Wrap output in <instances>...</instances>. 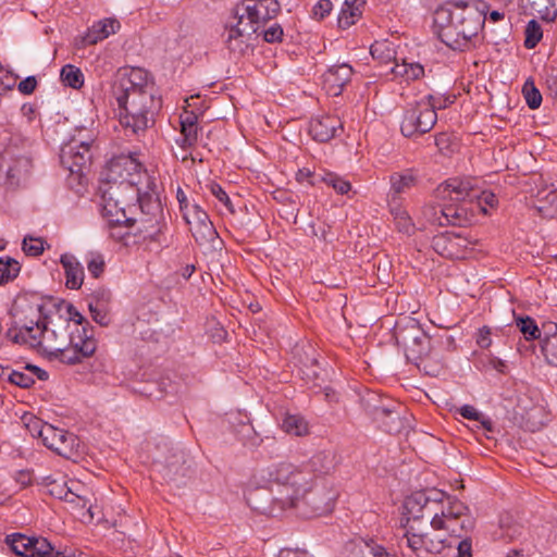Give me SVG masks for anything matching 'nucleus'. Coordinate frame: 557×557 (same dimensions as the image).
<instances>
[{
    "mask_svg": "<svg viewBox=\"0 0 557 557\" xmlns=\"http://www.w3.org/2000/svg\"><path fill=\"white\" fill-rule=\"evenodd\" d=\"M459 413L462 418L468 420L476 421L481 419L482 413L479 412L473 406L465 405L459 409Z\"/></svg>",
    "mask_w": 557,
    "mask_h": 557,
    "instance_id": "338daca9",
    "label": "nucleus"
},
{
    "mask_svg": "<svg viewBox=\"0 0 557 557\" xmlns=\"http://www.w3.org/2000/svg\"><path fill=\"white\" fill-rule=\"evenodd\" d=\"M335 468V456L330 450L314 454L308 461L296 466L290 462L272 463L259 470L257 480H292V485L307 487L309 481H317Z\"/></svg>",
    "mask_w": 557,
    "mask_h": 557,
    "instance_id": "39448f33",
    "label": "nucleus"
},
{
    "mask_svg": "<svg viewBox=\"0 0 557 557\" xmlns=\"http://www.w3.org/2000/svg\"><path fill=\"white\" fill-rule=\"evenodd\" d=\"M271 493L270 508L250 506L262 513L274 515L275 509L285 510L296 508L307 516H322L333 510L337 492L326 482L309 481L308 488L292 485V480H257ZM251 503V498L248 499Z\"/></svg>",
    "mask_w": 557,
    "mask_h": 557,
    "instance_id": "7ed1b4c3",
    "label": "nucleus"
},
{
    "mask_svg": "<svg viewBox=\"0 0 557 557\" xmlns=\"http://www.w3.org/2000/svg\"><path fill=\"white\" fill-rule=\"evenodd\" d=\"M403 407L400 405L376 406L373 409V417L382 428V430L389 434L399 433L406 424V419L403 418Z\"/></svg>",
    "mask_w": 557,
    "mask_h": 557,
    "instance_id": "b1692460",
    "label": "nucleus"
},
{
    "mask_svg": "<svg viewBox=\"0 0 557 557\" xmlns=\"http://www.w3.org/2000/svg\"><path fill=\"white\" fill-rule=\"evenodd\" d=\"M434 530H445L456 539L463 537L474 527L469 508L461 500L445 494L441 504V512L435 513L430 521Z\"/></svg>",
    "mask_w": 557,
    "mask_h": 557,
    "instance_id": "423d86ee",
    "label": "nucleus"
},
{
    "mask_svg": "<svg viewBox=\"0 0 557 557\" xmlns=\"http://www.w3.org/2000/svg\"><path fill=\"white\" fill-rule=\"evenodd\" d=\"M44 445L59 456L71 459L78 456L79 438L72 432L45 423L38 431Z\"/></svg>",
    "mask_w": 557,
    "mask_h": 557,
    "instance_id": "2eb2a0df",
    "label": "nucleus"
},
{
    "mask_svg": "<svg viewBox=\"0 0 557 557\" xmlns=\"http://www.w3.org/2000/svg\"><path fill=\"white\" fill-rule=\"evenodd\" d=\"M524 34V47L528 49L535 48L543 37L542 27L535 20L529 21L525 26Z\"/></svg>",
    "mask_w": 557,
    "mask_h": 557,
    "instance_id": "09e8293b",
    "label": "nucleus"
},
{
    "mask_svg": "<svg viewBox=\"0 0 557 557\" xmlns=\"http://www.w3.org/2000/svg\"><path fill=\"white\" fill-rule=\"evenodd\" d=\"M282 429L295 436H304L308 433V424L299 414H286L282 422Z\"/></svg>",
    "mask_w": 557,
    "mask_h": 557,
    "instance_id": "79ce46f5",
    "label": "nucleus"
},
{
    "mask_svg": "<svg viewBox=\"0 0 557 557\" xmlns=\"http://www.w3.org/2000/svg\"><path fill=\"white\" fill-rule=\"evenodd\" d=\"M441 206H425L423 216L431 225L461 224L467 220V208L459 202L442 200Z\"/></svg>",
    "mask_w": 557,
    "mask_h": 557,
    "instance_id": "4be33fe9",
    "label": "nucleus"
},
{
    "mask_svg": "<svg viewBox=\"0 0 557 557\" xmlns=\"http://www.w3.org/2000/svg\"><path fill=\"white\" fill-rule=\"evenodd\" d=\"M60 262L65 273V286L70 289H79L84 282V268L75 256L63 253Z\"/></svg>",
    "mask_w": 557,
    "mask_h": 557,
    "instance_id": "cd10ccee",
    "label": "nucleus"
},
{
    "mask_svg": "<svg viewBox=\"0 0 557 557\" xmlns=\"http://www.w3.org/2000/svg\"><path fill=\"white\" fill-rule=\"evenodd\" d=\"M333 4L330 0H319L312 8V16L315 20H323L332 11Z\"/></svg>",
    "mask_w": 557,
    "mask_h": 557,
    "instance_id": "e2e57ef3",
    "label": "nucleus"
},
{
    "mask_svg": "<svg viewBox=\"0 0 557 557\" xmlns=\"http://www.w3.org/2000/svg\"><path fill=\"white\" fill-rule=\"evenodd\" d=\"M127 222L107 221L109 237L121 246L131 248L150 240V235L137 223V218L128 216Z\"/></svg>",
    "mask_w": 557,
    "mask_h": 557,
    "instance_id": "a211bd4d",
    "label": "nucleus"
},
{
    "mask_svg": "<svg viewBox=\"0 0 557 557\" xmlns=\"http://www.w3.org/2000/svg\"><path fill=\"white\" fill-rule=\"evenodd\" d=\"M67 312L72 320L67 332L69 345L76 348L83 357L92 356L97 349L94 327L72 305H69Z\"/></svg>",
    "mask_w": 557,
    "mask_h": 557,
    "instance_id": "4468645a",
    "label": "nucleus"
},
{
    "mask_svg": "<svg viewBox=\"0 0 557 557\" xmlns=\"http://www.w3.org/2000/svg\"><path fill=\"white\" fill-rule=\"evenodd\" d=\"M32 169V161L25 156H15L11 151L0 153V183L9 187L18 186Z\"/></svg>",
    "mask_w": 557,
    "mask_h": 557,
    "instance_id": "412c9836",
    "label": "nucleus"
},
{
    "mask_svg": "<svg viewBox=\"0 0 557 557\" xmlns=\"http://www.w3.org/2000/svg\"><path fill=\"white\" fill-rule=\"evenodd\" d=\"M154 185L148 187L150 191H143L137 187V202L140 210V216L137 218V223L144 228V233L150 235V240L158 242L161 233V220L163 216V209L161 201L154 191Z\"/></svg>",
    "mask_w": 557,
    "mask_h": 557,
    "instance_id": "9d476101",
    "label": "nucleus"
},
{
    "mask_svg": "<svg viewBox=\"0 0 557 557\" xmlns=\"http://www.w3.org/2000/svg\"><path fill=\"white\" fill-rule=\"evenodd\" d=\"M423 329L416 319L409 318L406 322L397 323L394 336L398 345L413 344L419 336H422Z\"/></svg>",
    "mask_w": 557,
    "mask_h": 557,
    "instance_id": "2f4dec72",
    "label": "nucleus"
},
{
    "mask_svg": "<svg viewBox=\"0 0 557 557\" xmlns=\"http://www.w3.org/2000/svg\"><path fill=\"white\" fill-rule=\"evenodd\" d=\"M345 557H397V555L377 540L369 537L349 543L346 546Z\"/></svg>",
    "mask_w": 557,
    "mask_h": 557,
    "instance_id": "5701e85b",
    "label": "nucleus"
},
{
    "mask_svg": "<svg viewBox=\"0 0 557 557\" xmlns=\"http://www.w3.org/2000/svg\"><path fill=\"white\" fill-rule=\"evenodd\" d=\"M420 337L421 338H417L413 344L403 345L407 360L413 362L417 367H420V361L431 351V337L424 330Z\"/></svg>",
    "mask_w": 557,
    "mask_h": 557,
    "instance_id": "72a5a7b5",
    "label": "nucleus"
},
{
    "mask_svg": "<svg viewBox=\"0 0 557 557\" xmlns=\"http://www.w3.org/2000/svg\"><path fill=\"white\" fill-rule=\"evenodd\" d=\"M49 557H87V555L76 548H64L63 550H52Z\"/></svg>",
    "mask_w": 557,
    "mask_h": 557,
    "instance_id": "774afa93",
    "label": "nucleus"
},
{
    "mask_svg": "<svg viewBox=\"0 0 557 557\" xmlns=\"http://www.w3.org/2000/svg\"><path fill=\"white\" fill-rule=\"evenodd\" d=\"M49 354L66 364H76L82 362V360L86 358L83 357V355H81V352L76 348L70 345H60V350H52Z\"/></svg>",
    "mask_w": 557,
    "mask_h": 557,
    "instance_id": "de8ad7c7",
    "label": "nucleus"
},
{
    "mask_svg": "<svg viewBox=\"0 0 557 557\" xmlns=\"http://www.w3.org/2000/svg\"><path fill=\"white\" fill-rule=\"evenodd\" d=\"M112 94L119 106L120 124L133 135L145 132L154 111L161 107L160 98L148 90V73L140 67L121 74L112 86Z\"/></svg>",
    "mask_w": 557,
    "mask_h": 557,
    "instance_id": "f03ea898",
    "label": "nucleus"
},
{
    "mask_svg": "<svg viewBox=\"0 0 557 557\" xmlns=\"http://www.w3.org/2000/svg\"><path fill=\"white\" fill-rule=\"evenodd\" d=\"M436 122L437 113L420 99L406 108L400 123V132L408 138L421 136L429 133Z\"/></svg>",
    "mask_w": 557,
    "mask_h": 557,
    "instance_id": "f8f14e48",
    "label": "nucleus"
},
{
    "mask_svg": "<svg viewBox=\"0 0 557 557\" xmlns=\"http://www.w3.org/2000/svg\"><path fill=\"white\" fill-rule=\"evenodd\" d=\"M405 537L407 539V546L418 557L441 554L446 547L451 546L447 537L440 535L431 536L428 533H422L420 529L413 524H409L408 528H406Z\"/></svg>",
    "mask_w": 557,
    "mask_h": 557,
    "instance_id": "f3484780",
    "label": "nucleus"
},
{
    "mask_svg": "<svg viewBox=\"0 0 557 557\" xmlns=\"http://www.w3.org/2000/svg\"><path fill=\"white\" fill-rule=\"evenodd\" d=\"M10 313L13 322L7 337L13 343L40 346L48 352L60 350V345L67 343L71 314L63 318L57 311L47 313L42 304L29 302L24 297L14 301Z\"/></svg>",
    "mask_w": 557,
    "mask_h": 557,
    "instance_id": "f257e3e1",
    "label": "nucleus"
},
{
    "mask_svg": "<svg viewBox=\"0 0 557 557\" xmlns=\"http://www.w3.org/2000/svg\"><path fill=\"white\" fill-rule=\"evenodd\" d=\"M182 138L176 143L183 148H191L198 139V116L193 111H185L180 117Z\"/></svg>",
    "mask_w": 557,
    "mask_h": 557,
    "instance_id": "c85d7f7f",
    "label": "nucleus"
},
{
    "mask_svg": "<svg viewBox=\"0 0 557 557\" xmlns=\"http://www.w3.org/2000/svg\"><path fill=\"white\" fill-rule=\"evenodd\" d=\"M104 259L100 253H90L87 260V269L94 277H99L104 271Z\"/></svg>",
    "mask_w": 557,
    "mask_h": 557,
    "instance_id": "864d4df0",
    "label": "nucleus"
},
{
    "mask_svg": "<svg viewBox=\"0 0 557 557\" xmlns=\"http://www.w3.org/2000/svg\"><path fill=\"white\" fill-rule=\"evenodd\" d=\"M491 334V329L488 326L479 329L475 337L478 346L481 348H488L492 345Z\"/></svg>",
    "mask_w": 557,
    "mask_h": 557,
    "instance_id": "0e129e2a",
    "label": "nucleus"
},
{
    "mask_svg": "<svg viewBox=\"0 0 557 557\" xmlns=\"http://www.w3.org/2000/svg\"><path fill=\"white\" fill-rule=\"evenodd\" d=\"M45 485L48 488V493L59 499L64 500L70 488L72 486L67 485V481L64 476L53 478L47 476L45 478Z\"/></svg>",
    "mask_w": 557,
    "mask_h": 557,
    "instance_id": "c03bdc74",
    "label": "nucleus"
},
{
    "mask_svg": "<svg viewBox=\"0 0 557 557\" xmlns=\"http://www.w3.org/2000/svg\"><path fill=\"white\" fill-rule=\"evenodd\" d=\"M108 175L110 181L123 184L124 189L138 187L143 180L146 181L147 187L154 185L137 152L129 151L113 156L108 162Z\"/></svg>",
    "mask_w": 557,
    "mask_h": 557,
    "instance_id": "6e6552de",
    "label": "nucleus"
},
{
    "mask_svg": "<svg viewBox=\"0 0 557 557\" xmlns=\"http://www.w3.org/2000/svg\"><path fill=\"white\" fill-rule=\"evenodd\" d=\"M490 4L483 0L471 4L467 0H448L435 11V22L441 25L440 38L450 49L465 51L485 22Z\"/></svg>",
    "mask_w": 557,
    "mask_h": 557,
    "instance_id": "20e7f679",
    "label": "nucleus"
},
{
    "mask_svg": "<svg viewBox=\"0 0 557 557\" xmlns=\"http://www.w3.org/2000/svg\"><path fill=\"white\" fill-rule=\"evenodd\" d=\"M120 27V24L116 20L113 18H103L92 24L91 27L88 28L84 41L87 45H95L100 40H103L111 34H114L116 28Z\"/></svg>",
    "mask_w": 557,
    "mask_h": 557,
    "instance_id": "7c9ffc66",
    "label": "nucleus"
},
{
    "mask_svg": "<svg viewBox=\"0 0 557 557\" xmlns=\"http://www.w3.org/2000/svg\"><path fill=\"white\" fill-rule=\"evenodd\" d=\"M370 53L373 59L381 63H396V51L394 44L388 40H376L370 47Z\"/></svg>",
    "mask_w": 557,
    "mask_h": 557,
    "instance_id": "e433bc0d",
    "label": "nucleus"
},
{
    "mask_svg": "<svg viewBox=\"0 0 557 557\" xmlns=\"http://www.w3.org/2000/svg\"><path fill=\"white\" fill-rule=\"evenodd\" d=\"M522 94L530 109H537L541 106L542 95L532 81L528 79L524 83Z\"/></svg>",
    "mask_w": 557,
    "mask_h": 557,
    "instance_id": "8fccbe9b",
    "label": "nucleus"
},
{
    "mask_svg": "<svg viewBox=\"0 0 557 557\" xmlns=\"http://www.w3.org/2000/svg\"><path fill=\"white\" fill-rule=\"evenodd\" d=\"M445 493L442 491H432L430 494L419 491L406 497L404 502L405 528L409 524L416 525L425 516L432 519L438 512V507L444 503Z\"/></svg>",
    "mask_w": 557,
    "mask_h": 557,
    "instance_id": "9b49d317",
    "label": "nucleus"
},
{
    "mask_svg": "<svg viewBox=\"0 0 557 557\" xmlns=\"http://www.w3.org/2000/svg\"><path fill=\"white\" fill-rule=\"evenodd\" d=\"M389 199L396 197L400 201V195L409 191L418 183V176L412 170L395 172L389 176Z\"/></svg>",
    "mask_w": 557,
    "mask_h": 557,
    "instance_id": "c756f323",
    "label": "nucleus"
},
{
    "mask_svg": "<svg viewBox=\"0 0 557 557\" xmlns=\"http://www.w3.org/2000/svg\"><path fill=\"white\" fill-rule=\"evenodd\" d=\"M516 325L527 341L541 338V330L534 319L529 315L516 318Z\"/></svg>",
    "mask_w": 557,
    "mask_h": 557,
    "instance_id": "37998d69",
    "label": "nucleus"
},
{
    "mask_svg": "<svg viewBox=\"0 0 557 557\" xmlns=\"http://www.w3.org/2000/svg\"><path fill=\"white\" fill-rule=\"evenodd\" d=\"M320 182L332 187L339 195H346L351 189L350 182L346 181L345 178L341 177L339 175L333 172H325L324 174H319L317 180L311 181L310 184L315 185Z\"/></svg>",
    "mask_w": 557,
    "mask_h": 557,
    "instance_id": "4c0bfd02",
    "label": "nucleus"
},
{
    "mask_svg": "<svg viewBox=\"0 0 557 557\" xmlns=\"http://www.w3.org/2000/svg\"><path fill=\"white\" fill-rule=\"evenodd\" d=\"M5 544L20 557H49L53 547L45 537H30L22 533L7 535Z\"/></svg>",
    "mask_w": 557,
    "mask_h": 557,
    "instance_id": "6ab92c4d",
    "label": "nucleus"
},
{
    "mask_svg": "<svg viewBox=\"0 0 557 557\" xmlns=\"http://www.w3.org/2000/svg\"><path fill=\"white\" fill-rule=\"evenodd\" d=\"M76 132V135L62 145L60 162L72 174L82 175L91 161L90 149L91 144L95 141V135L85 127H79Z\"/></svg>",
    "mask_w": 557,
    "mask_h": 557,
    "instance_id": "1a4fd4ad",
    "label": "nucleus"
},
{
    "mask_svg": "<svg viewBox=\"0 0 557 557\" xmlns=\"http://www.w3.org/2000/svg\"><path fill=\"white\" fill-rule=\"evenodd\" d=\"M64 502L72 504L76 508L90 510L91 504L90 499L85 495L79 494L78 492L73 490V486L70 488Z\"/></svg>",
    "mask_w": 557,
    "mask_h": 557,
    "instance_id": "4d7b16f0",
    "label": "nucleus"
},
{
    "mask_svg": "<svg viewBox=\"0 0 557 557\" xmlns=\"http://www.w3.org/2000/svg\"><path fill=\"white\" fill-rule=\"evenodd\" d=\"M362 10L355 4H345L338 15V26L346 29L354 25L356 21L361 17Z\"/></svg>",
    "mask_w": 557,
    "mask_h": 557,
    "instance_id": "49530a36",
    "label": "nucleus"
},
{
    "mask_svg": "<svg viewBox=\"0 0 557 557\" xmlns=\"http://www.w3.org/2000/svg\"><path fill=\"white\" fill-rule=\"evenodd\" d=\"M424 104H429L433 112L447 108L453 101L448 97L428 95L421 99Z\"/></svg>",
    "mask_w": 557,
    "mask_h": 557,
    "instance_id": "bf43d9fd",
    "label": "nucleus"
},
{
    "mask_svg": "<svg viewBox=\"0 0 557 557\" xmlns=\"http://www.w3.org/2000/svg\"><path fill=\"white\" fill-rule=\"evenodd\" d=\"M61 78L66 86L74 89H78L84 85V75L82 71L72 64H66L62 67Z\"/></svg>",
    "mask_w": 557,
    "mask_h": 557,
    "instance_id": "a18cd8bd",
    "label": "nucleus"
},
{
    "mask_svg": "<svg viewBox=\"0 0 557 557\" xmlns=\"http://www.w3.org/2000/svg\"><path fill=\"white\" fill-rule=\"evenodd\" d=\"M283 28L280 24L274 23L267 29H263L262 37L263 40L270 44L280 42L283 38Z\"/></svg>",
    "mask_w": 557,
    "mask_h": 557,
    "instance_id": "680f3d73",
    "label": "nucleus"
},
{
    "mask_svg": "<svg viewBox=\"0 0 557 557\" xmlns=\"http://www.w3.org/2000/svg\"><path fill=\"white\" fill-rule=\"evenodd\" d=\"M343 124L336 115H322L310 122L309 133L312 138L320 143H327L336 136Z\"/></svg>",
    "mask_w": 557,
    "mask_h": 557,
    "instance_id": "bb28decb",
    "label": "nucleus"
},
{
    "mask_svg": "<svg viewBox=\"0 0 557 557\" xmlns=\"http://www.w3.org/2000/svg\"><path fill=\"white\" fill-rule=\"evenodd\" d=\"M458 238V236L454 234L443 233L440 235H436L432 239V247L434 250L446 258H453L454 247H455V240Z\"/></svg>",
    "mask_w": 557,
    "mask_h": 557,
    "instance_id": "ea45409f",
    "label": "nucleus"
},
{
    "mask_svg": "<svg viewBox=\"0 0 557 557\" xmlns=\"http://www.w3.org/2000/svg\"><path fill=\"white\" fill-rule=\"evenodd\" d=\"M209 189L211 194L226 208V210L230 213H235V208L232 203L231 198L220 184L212 182L209 184Z\"/></svg>",
    "mask_w": 557,
    "mask_h": 557,
    "instance_id": "603ef678",
    "label": "nucleus"
},
{
    "mask_svg": "<svg viewBox=\"0 0 557 557\" xmlns=\"http://www.w3.org/2000/svg\"><path fill=\"white\" fill-rule=\"evenodd\" d=\"M236 20V24L227 27L226 35V46L227 49L235 55H243L247 49L249 48V39L252 34L257 32L253 30L252 27L248 26L245 22L244 24H238V18Z\"/></svg>",
    "mask_w": 557,
    "mask_h": 557,
    "instance_id": "393cba45",
    "label": "nucleus"
},
{
    "mask_svg": "<svg viewBox=\"0 0 557 557\" xmlns=\"http://www.w3.org/2000/svg\"><path fill=\"white\" fill-rule=\"evenodd\" d=\"M124 190L123 184H116V182L109 181L99 186L101 212L107 221H129L126 208L122 206L124 201L121 199V196Z\"/></svg>",
    "mask_w": 557,
    "mask_h": 557,
    "instance_id": "dca6fc26",
    "label": "nucleus"
},
{
    "mask_svg": "<svg viewBox=\"0 0 557 557\" xmlns=\"http://www.w3.org/2000/svg\"><path fill=\"white\" fill-rule=\"evenodd\" d=\"M542 351L548 363L557 367V334L542 339Z\"/></svg>",
    "mask_w": 557,
    "mask_h": 557,
    "instance_id": "3c124183",
    "label": "nucleus"
},
{
    "mask_svg": "<svg viewBox=\"0 0 557 557\" xmlns=\"http://www.w3.org/2000/svg\"><path fill=\"white\" fill-rule=\"evenodd\" d=\"M36 86H37V81H36L35 76H28L18 83L17 89L23 95H30L36 89Z\"/></svg>",
    "mask_w": 557,
    "mask_h": 557,
    "instance_id": "69168bd1",
    "label": "nucleus"
},
{
    "mask_svg": "<svg viewBox=\"0 0 557 557\" xmlns=\"http://www.w3.org/2000/svg\"><path fill=\"white\" fill-rule=\"evenodd\" d=\"M281 12V3L277 0H243L237 8L234 18L238 24L244 22L258 32L267 22L276 17Z\"/></svg>",
    "mask_w": 557,
    "mask_h": 557,
    "instance_id": "ddd939ff",
    "label": "nucleus"
},
{
    "mask_svg": "<svg viewBox=\"0 0 557 557\" xmlns=\"http://www.w3.org/2000/svg\"><path fill=\"white\" fill-rule=\"evenodd\" d=\"M8 380L10 383L23 388H28L35 384V380L29 374L16 370L10 372Z\"/></svg>",
    "mask_w": 557,
    "mask_h": 557,
    "instance_id": "13d9d810",
    "label": "nucleus"
},
{
    "mask_svg": "<svg viewBox=\"0 0 557 557\" xmlns=\"http://www.w3.org/2000/svg\"><path fill=\"white\" fill-rule=\"evenodd\" d=\"M523 8L530 14L542 20L552 21L557 15V0H522Z\"/></svg>",
    "mask_w": 557,
    "mask_h": 557,
    "instance_id": "f704fd0d",
    "label": "nucleus"
},
{
    "mask_svg": "<svg viewBox=\"0 0 557 557\" xmlns=\"http://www.w3.org/2000/svg\"><path fill=\"white\" fill-rule=\"evenodd\" d=\"M435 197L440 200L459 202L460 206L467 208V211L473 210L468 206H471L474 200H478V208L484 213H486V210L482 207V202L492 208L497 205V198L493 193L480 191L470 181L458 177L449 178L438 185L435 189Z\"/></svg>",
    "mask_w": 557,
    "mask_h": 557,
    "instance_id": "0eeeda50",
    "label": "nucleus"
},
{
    "mask_svg": "<svg viewBox=\"0 0 557 557\" xmlns=\"http://www.w3.org/2000/svg\"><path fill=\"white\" fill-rule=\"evenodd\" d=\"M182 214L197 243H210L218 237V232L209 214L199 205L193 203L190 209L185 210Z\"/></svg>",
    "mask_w": 557,
    "mask_h": 557,
    "instance_id": "aec40b11",
    "label": "nucleus"
},
{
    "mask_svg": "<svg viewBox=\"0 0 557 557\" xmlns=\"http://www.w3.org/2000/svg\"><path fill=\"white\" fill-rule=\"evenodd\" d=\"M64 502L72 504L76 508L90 510L91 504L90 499L85 495L79 494L78 492L73 490V486L70 488Z\"/></svg>",
    "mask_w": 557,
    "mask_h": 557,
    "instance_id": "5fc2aeb1",
    "label": "nucleus"
},
{
    "mask_svg": "<svg viewBox=\"0 0 557 557\" xmlns=\"http://www.w3.org/2000/svg\"><path fill=\"white\" fill-rule=\"evenodd\" d=\"M23 250L27 256H39L44 251V242L40 238H25L23 240Z\"/></svg>",
    "mask_w": 557,
    "mask_h": 557,
    "instance_id": "052dcab7",
    "label": "nucleus"
},
{
    "mask_svg": "<svg viewBox=\"0 0 557 557\" xmlns=\"http://www.w3.org/2000/svg\"><path fill=\"white\" fill-rule=\"evenodd\" d=\"M94 296L96 302L89 304L92 320L101 326H108L110 324V317L106 304L110 300V293L101 290L97 292Z\"/></svg>",
    "mask_w": 557,
    "mask_h": 557,
    "instance_id": "c9c22d12",
    "label": "nucleus"
},
{
    "mask_svg": "<svg viewBox=\"0 0 557 557\" xmlns=\"http://www.w3.org/2000/svg\"><path fill=\"white\" fill-rule=\"evenodd\" d=\"M388 207L397 231L411 235L414 232V224L409 213L403 208L401 201L394 197L389 199Z\"/></svg>",
    "mask_w": 557,
    "mask_h": 557,
    "instance_id": "473e14b6",
    "label": "nucleus"
},
{
    "mask_svg": "<svg viewBox=\"0 0 557 557\" xmlns=\"http://www.w3.org/2000/svg\"><path fill=\"white\" fill-rule=\"evenodd\" d=\"M391 71L396 76L405 77L407 81H416L424 75V67L417 62H396L395 65L391 69Z\"/></svg>",
    "mask_w": 557,
    "mask_h": 557,
    "instance_id": "58836bf2",
    "label": "nucleus"
},
{
    "mask_svg": "<svg viewBox=\"0 0 557 557\" xmlns=\"http://www.w3.org/2000/svg\"><path fill=\"white\" fill-rule=\"evenodd\" d=\"M64 502L72 504L76 508L90 510L91 504L90 499L85 495L79 494L78 492L73 490V486L70 488Z\"/></svg>",
    "mask_w": 557,
    "mask_h": 557,
    "instance_id": "6e6d98bb",
    "label": "nucleus"
},
{
    "mask_svg": "<svg viewBox=\"0 0 557 557\" xmlns=\"http://www.w3.org/2000/svg\"><path fill=\"white\" fill-rule=\"evenodd\" d=\"M354 74L352 67L347 63L330 66L323 74V84L329 94L338 96L350 82Z\"/></svg>",
    "mask_w": 557,
    "mask_h": 557,
    "instance_id": "a878e982",
    "label": "nucleus"
},
{
    "mask_svg": "<svg viewBox=\"0 0 557 557\" xmlns=\"http://www.w3.org/2000/svg\"><path fill=\"white\" fill-rule=\"evenodd\" d=\"M21 264L12 257H0V285L8 284L17 277Z\"/></svg>",
    "mask_w": 557,
    "mask_h": 557,
    "instance_id": "a19ab883",
    "label": "nucleus"
}]
</instances>
